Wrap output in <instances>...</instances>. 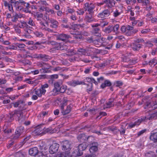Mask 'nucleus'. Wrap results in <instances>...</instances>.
Here are the masks:
<instances>
[{
	"label": "nucleus",
	"instance_id": "obj_1",
	"mask_svg": "<svg viewBox=\"0 0 157 157\" xmlns=\"http://www.w3.org/2000/svg\"><path fill=\"white\" fill-rule=\"evenodd\" d=\"M47 44L52 45L56 50H67L68 49V43L66 42L58 43L53 40H49Z\"/></svg>",
	"mask_w": 157,
	"mask_h": 157
},
{
	"label": "nucleus",
	"instance_id": "obj_2",
	"mask_svg": "<svg viewBox=\"0 0 157 157\" xmlns=\"http://www.w3.org/2000/svg\"><path fill=\"white\" fill-rule=\"evenodd\" d=\"M29 155L34 157H43V153L38 151V148L36 147L30 148L29 151Z\"/></svg>",
	"mask_w": 157,
	"mask_h": 157
},
{
	"label": "nucleus",
	"instance_id": "obj_3",
	"mask_svg": "<svg viewBox=\"0 0 157 157\" xmlns=\"http://www.w3.org/2000/svg\"><path fill=\"white\" fill-rule=\"evenodd\" d=\"M95 7V5L92 3H86L84 4V8L85 11H87L89 14L93 15L94 13V10Z\"/></svg>",
	"mask_w": 157,
	"mask_h": 157
},
{
	"label": "nucleus",
	"instance_id": "obj_4",
	"mask_svg": "<svg viewBox=\"0 0 157 157\" xmlns=\"http://www.w3.org/2000/svg\"><path fill=\"white\" fill-rule=\"evenodd\" d=\"M106 39L103 37H101L98 39L93 40V39H90V42H93L97 47L101 46L105 41Z\"/></svg>",
	"mask_w": 157,
	"mask_h": 157
},
{
	"label": "nucleus",
	"instance_id": "obj_5",
	"mask_svg": "<svg viewBox=\"0 0 157 157\" xmlns=\"http://www.w3.org/2000/svg\"><path fill=\"white\" fill-rule=\"evenodd\" d=\"M87 147L86 143H83L79 144L78 146V151L76 153V155L79 156L82 154V151L85 150Z\"/></svg>",
	"mask_w": 157,
	"mask_h": 157
},
{
	"label": "nucleus",
	"instance_id": "obj_6",
	"mask_svg": "<svg viewBox=\"0 0 157 157\" xmlns=\"http://www.w3.org/2000/svg\"><path fill=\"white\" fill-rule=\"evenodd\" d=\"M24 129V127L22 126H20L17 128L16 130L15 134L13 137V139L14 140H15L19 137L21 134L23 133Z\"/></svg>",
	"mask_w": 157,
	"mask_h": 157
},
{
	"label": "nucleus",
	"instance_id": "obj_7",
	"mask_svg": "<svg viewBox=\"0 0 157 157\" xmlns=\"http://www.w3.org/2000/svg\"><path fill=\"white\" fill-rule=\"evenodd\" d=\"M59 145L56 143L53 144L50 147L49 152L51 154H53L56 152L59 147Z\"/></svg>",
	"mask_w": 157,
	"mask_h": 157
},
{
	"label": "nucleus",
	"instance_id": "obj_8",
	"mask_svg": "<svg viewBox=\"0 0 157 157\" xmlns=\"http://www.w3.org/2000/svg\"><path fill=\"white\" fill-rule=\"evenodd\" d=\"M61 144L62 146V149L63 150L69 151L71 149L70 143L68 141L66 140L62 141Z\"/></svg>",
	"mask_w": 157,
	"mask_h": 157
},
{
	"label": "nucleus",
	"instance_id": "obj_9",
	"mask_svg": "<svg viewBox=\"0 0 157 157\" xmlns=\"http://www.w3.org/2000/svg\"><path fill=\"white\" fill-rule=\"evenodd\" d=\"M67 84L70 86H75L77 85L81 84L86 85V83L78 80H74L67 82Z\"/></svg>",
	"mask_w": 157,
	"mask_h": 157
},
{
	"label": "nucleus",
	"instance_id": "obj_10",
	"mask_svg": "<svg viewBox=\"0 0 157 157\" xmlns=\"http://www.w3.org/2000/svg\"><path fill=\"white\" fill-rule=\"evenodd\" d=\"M72 106V105H70L67 106L66 109H64V106H61V109L62 110V114L63 115H66L69 113L71 110Z\"/></svg>",
	"mask_w": 157,
	"mask_h": 157
},
{
	"label": "nucleus",
	"instance_id": "obj_11",
	"mask_svg": "<svg viewBox=\"0 0 157 157\" xmlns=\"http://www.w3.org/2000/svg\"><path fill=\"white\" fill-rule=\"evenodd\" d=\"M105 6L108 8H111L115 5V1L114 0H104Z\"/></svg>",
	"mask_w": 157,
	"mask_h": 157
},
{
	"label": "nucleus",
	"instance_id": "obj_12",
	"mask_svg": "<svg viewBox=\"0 0 157 157\" xmlns=\"http://www.w3.org/2000/svg\"><path fill=\"white\" fill-rule=\"evenodd\" d=\"M98 49L94 48H89L86 49V52L84 53V55L90 56L92 54L98 52Z\"/></svg>",
	"mask_w": 157,
	"mask_h": 157
},
{
	"label": "nucleus",
	"instance_id": "obj_13",
	"mask_svg": "<svg viewBox=\"0 0 157 157\" xmlns=\"http://www.w3.org/2000/svg\"><path fill=\"white\" fill-rule=\"evenodd\" d=\"M98 144L97 142H94L90 144V147L89 151L91 153H93L97 151L98 150Z\"/></svg>",
	"mask_w": 157,
	"mask_h": 157
},
{
	"label": "nucleus",
	"instance_id": "obj_14",
	"mask_svg": "<svg viewBox=\"0 0 157 157\" xmlns=\"http://www.w3.org/2000/svg\"><path fill=\"white\" fill-rule=\"evenodd\" d=\"M70 37L69 35L64 34H61L56 36L57 40H59L65 41Z\"/></svg>",
	"mask_w": 157,
	"mask_h": 157
},
{
	"label": "nucleus",
	"instance_id": "obj_15",
	"mask_svg": "<svg viewBox=\"0 0 157 157\" xmlns=\"http://www.w3.org/2000/svg\"><path fill=\"white\" fill-rule=\"evenodd\" d=\"M14 113L15 114V116L18 117V121H22L24 119L23 117V113L22 111L15 110H14Z\"/></svg>",
	"mask_w": 157,
	"mask_h": 157
},
{
	"label": "nucleus",
	"instance_id": "obj_16",
	"mask_svg": "<svg viewBox=\"0 0 157 157\" xmlns=\"http://www.w3.org/2000/svg\"><path fill=\"white\" fill-rule=\"evenodd\" d=\"M110 14L109 11L108 10H104L102 13L98 14V17L104 18L108 17Z\"/></svg>",
	"mask_w": 157,
	"mask_h": 157
},
{
	"label": "nucleus",
	"instance_id": "obj_17",
	"mask_svg": "<svg viewBox=\"0 0 157 157\" xmlns=\"http://www.w3.org/2000/svg\"><path fill=\"white\" fill-rule=\"evenodd\" d=\"M48 20L49 22L51 24V27L54 28H56L58 27L59 25V23L56 20L52 18H49Z\"/></svg>",
	"mask_w": 157,
	"mask_h": 157
},
{
	"label": "nucleus",
	"instance_id": "obj_18",
	"mask_svg": "<svg viewBox=\"0 0 157 157\" xmlns=\"http://www.w3.org/2000/svg\"><path fill=\"white\" fill-rule=\"evenodd\" d=\"M92 33L95 36H101L100 29L99 28H92Z\"/></svg>",
	"mask_w": 157,
	"mask_h": 157
},
{
	"label": "nucleus",
	"instance_id": "obj_19",
	"mask_svg": "<svg viewBox=\"0 0 157 157\" xmlns=\"http://www.w3.org/2000/svg\"><path fill=\"white\" fill-rule=\"evenodd\" d=\"M131 46L133 50L138 51L142 48V45L135 43H133Z\"/></svg>",
	"mask_w": 157,
	"mask_h": 157
},
{
	"label": "nucleus",
	"instance_id": "obj_20",
	"mask_svg": "<svg viewBox=\"0 0 157 157\" xmlns=\"http://www.w3.org/2000/svg\"><path fill=\"white\" fill-rule=\"evenodd\" d=\"M50 66L48 63H44L42 69H40V71L41 73H46V70L49 69Z\"/></svg>",
	"mask_w": 157,
	"mask_h": 157
},
{
	"label": "nucleus",
	"instance_id": "obj_21",
	"mask_svg": "<svg viewBox=\"0 0 157 157\" xmlns=\"http://www.w3.org/2000/svg\"><path fill=\"white\" fill-rule=\"evenodd\" d=\"M150 139V140L153 141L154 142H157V133L152 131L151 133Z\"/></svg>",
	"mask_w": 157,
	"mask_h": 157
},
{
	"label": "nucleus",
	"instance_id": "obj_22",
	"mask_svg": "<svg viewBox=\"0 0 157 157\" xmlns=\"http://www.w3.org/2000/svg\"><path fill=\"white\" fill-rule=\"evenodd\" d=\"M146 116H142L137 120L135 122L137 125H139L140 123L143 122H147Z\"/></svg>",
	"mask_w": 157,
	"mask_h": 157
},
{
	"label": "nucleus",
	"instance_id": "obj_23",
	"mask_svg": "<svg viewBox=\"0 0 157 157\" xmlns=\"http://www.w3.org/2000/svg\"><path fill=\"white\" fill-rule=\"evenodd\" d=\"M146 118L147 121L148 120H151L153 119H155L157 118V113H155L148 116L146 117Z\"/></svg>",
	"mask_w": 157,
	"mask_h": 157
},
{
	"label": "nucleus",
	"instance_id": "obj_24",
	"mask_svg": "<svg viewBox=\"0 0 157 157\" xmlns=\"http://www.w3.org/2000/svg\"><path fill=\"white\" fill-rule=\"evenodd\" d=\"M84 82H89V83H93L96 85L98 84V82L94 78L89 77H86L84 79Z\"/></svg>",
	"mask_w": 157,
	"mask_h": 157
},
{
	"label": "nucleus",
	"instance_id": "obj_25",
	"mask_svg": "<svg viewBox=\"0 0 157 157\" xmlns=\"http://www.w3.org/2000/svg\"><path fill=\"white\" fill-rule=\"evenodd\" d=\"M51 58L48 55L41 54L40 56V59L43 60L45 61H47L51 59Z\"/></svg>",
	"mask_w": 157,
	"mask_h": 157
},
{
	"label": "nucleus",
	"instance_id": "obj_26",
	"mask_svg": "<svg viewBox=\"0 0 157 157\" xmlns=\"http://www.w3.org/2000/svg\"><path fill=\"white\" fill-rule=\"evenodd\" d=\"M17 26L21 28H23L25 27H28L29 26L27 25V23L24 21H21L20 23H18Z\"/></svg>",
	"mask_w": 157,
	"mask_h": 157
},
{
	"label": "nucleus",
	"instance_id": "obj_27",
	"mask_svg": "<svg viewBox=\"0 0 157 157\" xmlns=\"http://www.w3.org/2000/svg\"><path fill=\"white\" fill-rule=\"evenodd\" d=\"M148 64L151 67H154L157 63L156 60L153 58L147 62Z\"/></svg>",
	"mask_w": 157,
	"mask_h": 157
},
{
	"label": "nucleus",
	"instance_id": "obj_28",
	"mask_svg": "<svg viewBox=\"0 0 157 157\" xmlns=\"http://www.w3.org/2000/svg\"><path fill=\"white\" fill-rule=\"evenodd\" d=\"M103 31L106 33H109L113 31V25H109L105 28Z\"/></svg>",
	"mask_w": 157,
	"mask_h": 157
},
{
	"label": "nucleus",
	"instance_id": "obj_29",
	"mask_svg": "<svg viewBox=\"0 0 157 157\" xmlns=\"http://www.w3.org/2000/svg\"><path fill=\"white\" fill-rule=\"evenodd\" d=\"M89 15V16L88 15H86L85 17V20L86 22L89 23L92 22L94 21V18L92 16L93 15Z\"/></svg>",
	"mask_w": 157,
	"mask_h": 157
},
{
	"label": "nucleus",
	"instance_id": "obj_30",
	"mask_svg": "<svg viewBox=\"0 0 157 157\" xmlns=\"http://www.w3.org/2000/svg\"><path fill=\"white\" fill-rule=\"evenodd\" d=\"M111 85V83L109 80H105L104 83H102L101 85V87L102 88H104L106 86H110Z\"/></svg>",
	"mask_w": 157,
	"mask_h": 157
},
{
	"label": "nucleus",
	"instance_id": "obj_31",
	"mask_svg": "<svg viewBox=\"0 0 157 157\" xmlns=\"http://www.w3.org/2000/svg\"><path fill=\"white\" fill-rule=\"evenodd\" d=\"M40 91L39 89H37L35 88L33 90V93L37 95L39 97H41L42 94Z\"/></svg>",
	"mask_w": 157,
	"mask_h": 157
},
{
	"label": "nucleus",
	"instance_id": "obj_32",
	"mask_svg": "<svg viewBox=\"0 0 157 157\" xmlns=\"http://www.w3.org/2000/svg\"><path fill=\"white\" fill-rule=\"evenodd\" d=\"M37 4H38V6H47L48 5V4L45 0H39V1L37 2Z\"/></svg>",
	"mask_w": 157,
	"mask_h": 157
},
{
	"label": "nucleus",
	"instance_id": "obj_33",
	"mask_svg": "<svg viewBox=\"0 0 157 157\" xmlns=\"http://www.w3.org/2000/svg\"><path fill=\"white\" fill-rule=\"evenodd\" d=\"M86 85H87L86 91L89 94L90 92L92 90L93 84L92 83H90L87 84L86 83Z\"/></svg>",
	"mask_w": 157,
	"mask_h": 157
},
{
	"label": "nucleus",
	"instance_id": "obj_34",
	"mask_svg": "<svg viewBox=\"0 0 157 157\" xmlns=\"http://www.w3.org/2000/svg\"><path fill=\"white\" fill-rule=\"evenodd\" d=\"M114 99L113 98L110 99L109 101L106 103V107L110 108L113 106L114 104L113 103Z\"/></svg>",
	"mask_w": 157,
	"mask_h": 157
},
{
	"label": "nucleus",
	"instance_id": "obj_35",
	"mask_svg": "<svg viewBox=\"0 0 157 157\" xmlns=\"http://www.w3.org/2000/svg\"><path fill=\"white\" fill-rule=\"evenodd\" d=\"M15 114L14 113V111L9 113V115H8L9 118V121L11 122L13 120L14 117H15Z\"/></svg>",
	"mask_w": 157,
	"mask_h": 157
},
{
	"label": "nucleus",
	"instance_id": "obj_36",
	"mask_svg": "<svg viewBox=\"0 0 157 157\" xmlns=\"http://www.w3.org/2000/svg\"><path fill=\"white\" fill-rule=\"evenodd\" d=\"M77 138L78 140L81 141L85 140L86 139V137L84 134H82L78 135Z\"/></svg>",
	"mask_w": 157,
	"mask_h": 157
},
{
	"label": "nucleus",
	"instance_id": "obj_37",
	"mask_svg": "<svg viewBox=\"0 0 157 157\" xmlns=\"http://www.w3.org/2000/svg\"><path fill=\"white\" fill-rule=\"evenodd\" d=\"M46 13L48 14H53L55 13V11L52 9L47 7L46 9Z\"/></svg>",
	"mask_w": 157,
	"mask_h": 157
},
{
	"label": "nucleus",
	"instance_id": "obj_38",
	"mask_svg": "<svg viewBox=\"0 0 157 157\" xmlns=\"http://www.w3.org/2000/svg\"><path fill=\"white\" fill-rule=\"evenodd\" d=\"M43 128L40 127V125H39L37 126L36 129L34 131L35 133H36L37 135H39L41 133V132L42 131Z\"/></svg>",
	"mask_w": 157,
	"mask_h": 157
},
{
	"label": "nucleus",
	"instance_id": "obj_39",
	"mask_svg": "<svg viewBox=\"0 0 157 157\" xmlns=\"http://www.w3.org/2000/svg\"><path fill=\"white\" fill-rule=\"evenodd\" d=\"M19 17H20L19 14L16 13L12 17V21L13 22H16L17 20Z\"/></svg>",
	"mask_w": 157,
	"mask_h": 157
},
{
	"label": "nucleus",
	"instance_id": "obj_40",
	"mask_svg": "<svg viewBox=\"0 0 157 157\" xmlns=\"http://www.w3.org/2000/svg\"><path fill=\"white\" fill-rule=\"evenodd\" d=\"M14 6L15 7L16 10L18 11L21 10L22 9V7L19 6V2L18 1H17L15 3V5Z\"/></svg>",
	"mask_w": 157,
	"mask_h": 157
},
{
	"label": "nucleus",
	"instance_id": "obj_41",
	"mask_svg": "<svg viewBox=\"0 0 157 157\" xmlns=\"http://www.w3.org/2000/svg\"><path fill=\"white\" fill-rule=\"evenodd\" d=\"M147 106L149 108H150V106H154L153 108L155 109L156 108V107H155V105L156 104V103L155 102V103H153V102H151L150 101H148L147 102Z\"/></svg>",
	"mask_w": 157,
	"mask_h": 157
},
{
	"label": "nucleus",
	"instance_id": "obj_42",
	"mask_svg": "<svg viewBox=\"0 0 157 157\" xmlns=\"http://www.w3.org/2000/svg\"><path fill=\"white\" fill-rule=\"evenodd\" d=\"M21 104L20 107L19 108L21 111L25 110L26 109V105L23 101L22 100V102Z\"/></svg>",
	"mask_w": 157,
	"mask_h": 157
},
{
	"label": "nucleus",
	"instance_id": "obj_43",
	"mask_svg": "<svg viewBox=\"0 0 157 157\" xmlns=\"http://www.w3.org/2000/svg\"><path fill=\"white\" fill-rule=\"evenodd\" d=\"M67 89V86L66 85H63L60 86L59 89V92L61 93H64Z\"/></svg>",
	"mask_w": 157,
	"mask_h": 157
},
{
	"label": "nucleus",
	"instance_id": "obj_44",
	"mask_svg": "<svg viewBox=\"0 0 157 157\" xmlns=\"http://www.w3.org/2000/svg\"><path fill=\"white\" fill-rule=\"evenodd\" d=\"M22 102V100H20L17 101L13 103V106L14 107L17 108L18 107L19 108L20 107L21 103Z\"/></svg>",
	"mask_w": 157,
	"mask_h": 157
},
{
	"label": "nucleus",
	"instance_id": "obj_45",
	"mask_svg": "<svg viewBox=\"0 0 157 157\" xmlns=\"http://www.w3.org/2000/svg\"><path fill=\"white\" fill-rule=\"evenodd\" d=\"M27 24L30 26L33 27H35L36 25L35 22L31 18L29 19Z\"/></svg>",
	"mask_w": 157,
	"mask_h": 157
},
{
	"label": "nucleus",
	"instance_id": "obj_46",
	"mask_svg": "<svg viewBox=\"0 0 157 157\" xmlns=\"http://www.w3.org/2000/svg\"><path fill=\"white\" fill-rule=\"evenodd\" d=\"M32 27H31L29 25V26L28 27H26V28L24 30V31L25 33H27L28 34H30L32 33L33 31L32 30L30 29V28H32Z\"/></svg>",
	"mask_w": 157,
	"mask_h": 157
},
{
	"label": "nucleus",
	"instance_id": "obj_47",
	"mask_svg": "<svg viewBox=\"0 0 157 157\" xmlns=\"http://www.w3.org/2000/svg\"><path fill=\"white\" fill-rule=\"evenodd\" d=\"M68 45H69L68 44V49L67 50H66L68 51V52L69 53L70 52L71 53V54H68V55H69V56H72L73 55H74L76 53V51H75L74 50H72V49L70 50V49H68V48L69 47Z\"/></svg>",
	"mask_w": 157,
	"mask_h": 157
},
{
	"label": "nucleus",
	"instance_id": "obj_48",
	"mask_svg": "<svg viewBox=\"0 0 157 157\" xmlns=\"http://www.w3.org/2000/svg\"><path fill=\"white\" fill-rule=\"evenodd\" d=\"M54 88L59 90L60 87V83L59 82H56L54 83Z\"/></svg>",
	"mask_w": 157,
	"mask_h": 157
},
{
	"label": "nucleus",
	"instance_id": "obj_49",
	"mask_svg": "<svg viewBox=\"0 0 157 157\" xmlns=\"http://www.w3.org/2000/svg\"><path fill=\"white\" fill-rule=\"evenodd\" d=\"M108 24V22L107 21H101L100 23V26L102 28H104L105 26L107 25Z\"/></svg>",
	"mask_w": 157,
	"mask_h": 157
},
{
	"label": "nucleus",
	"instance_id": "obj_50",
	"mask_svg": "<svg viewBox=\"0 0 157 157\" xmlns=\"http://www.w3.org/2000/svg\"><path fill=\"white\" fill-rule=\"evenodd\" d=\"M51 92L52 95H56L58 94L59 92V90H58L57 89L54 88L53 90L51 91Z\"/></svg>",
	"mask_w": 157,
	"mask_h": 157
},
{
	"label": "nucleus",
	"instance_id": "obj_51",
	"mask_svg": "<svg viewBox=\"0 0 157 157\" xmlns=\"http://www.w3.org/2000/svg\"><path fill=\"white\" fill-rule=\"evenodd\" d=\"M115 86L117 87H119L123 85V82L120 81H116L114 83Z\"/></svg>",
	"mask_w": 157,
	"mask_h": 157
},
{
	"label": "nucleus",
	"instance_id": "obj_52",
	"mask_svg": "<svg viewBox=\"0 0 157 157\" xmlns=\"http://www.w3.org/2000/svg\"><path fill=\"white\" fill-rule=\"evenodd\" d=\"M16 157H25V154L21 152L17 153L15 155Z\"/></svg>",
	"mask_w": 157,
	"mask_h": 157
},
{
	"label": "nucleus",
	"instance_id": "obj_53",
	"mask_svg": "<svg viewBox=\"0 0 157 157\" xmlns=\"http://www.w3.org/2000/svg\"><path fill=\"white\" fill-rule=\"evenodd\" d=\"M91 71V67H90L87 68H85L84 70V72L85 74H89L90 73Z\"/></svg>",
	"mask_w": 157,
	"mask_h": 157
},
{
	"label": "nucleus",
	"instance_id": "obj_54",
	"mask_svg": "<svg viewBox=\"0 0 157 157\" xmlns=\"http://www.w3.org/2000/svg\"><path fill=\"white\" fill-rule=\"evenodd\" d=\"M23 63L25 65H31L32 64V62L29 60L26 59L23 61Z\"/></svg>",
	"mask_w": 157,
	"mask_h": 157
},
{
	"label": "nucleus",
	"instance_id": "obj_55",
	"mask_svg": "<svg viewBox=\"0 0 157 157\" xmlns=\"http://www.w3.org/2000/svg\"><path fill=\"white\" fill-rule=\"evenodd\" d=\"M119 28V25L117 24L114 26H113V31L114 32H117Z\"/></svg>",
	"mask_w": 157,
	"mask_h": 157
},
{
	"label": "nucleus",
	"instance_id": "obj_56",
	"mask_svg": "<svg viewBox=\"0 0 157 157\" xmlns=\"http://www.w3.org/2000/svg\"><path fill=\"white\" fill-rule=\"evenodd\" d=\"M65 152H63L62 154H64L63 157H70V151H69L66 150L65 151Z\"/></svg>",
	"mask_w": 157,
	"mask_h": 157
},
{
	"label": "nucleus",
	"instance_id": "obj_57",
	"mask_svg": "<svg viewBox=\"0 0 157 157\" xmlns=\"http://www.w3.org/2000/svg\"><path fill=\"white\" fill-rule=\"evenodd\" d=\"M16 50L17 49V45H10L9 47L6 48V50L8 49Z\"/></svg>",
	"mask_w": 157,
	"mask_h": 157
},
{
	"label": "nucleus",
	"instance_id": "obj_58",
	"mask_svg": "<svg viewBox=\"0 0 157 157\" xmlns=\"http://www.w3.org/2000/svg\"><path fill=\"white\" fill-rule=\"evenodd\" d=\"M71 34L74 35V37L76 39H80L82 38V36L81 35L76 34V33H71Z\"/></svg>",
	"mask_w": 157,
	"mask_h": 157
},
{
	"label": "nucleus",
	"instance_id": "obj_59",
	"mask_svg": "<svg viewBox=\"0 0 157 157\" xmlns=\"http://www.w3.org/2000/svg\"><path fill=\"white\" fill-rule=\"evenodd\" d=\"M34 33L36 36L39 37H41L44 36V34L41 32H36Z\"/></svg>",
	"mask_w": 157,
	"mask_h": 157
},
{
	"label": "nucleus",
	"instance_id": "obj_60",
	"mask_svg": "<svg viewBox=\"0 0 157 157\" xmlns=\"http://www.w3.org/2000/svg\"><path fill=\"white\" fill-rule=\"evenodd\" d=\"M63 69L62 68L60 67H57L55 68H54L52 69V71H63Z\"/></svg>",
	"mask_w": 157,
	"mask_h": 157
},
{
	"label": "nucleus",
	"instance_id": "obj_61",
	"mask_svg": "<svg viewBox=\"0 0 157 157\" xmlns=\"http://www.w3.org/2000/svg\"><path fill=\"white\" fill-rule=\"evenodd\" d=\"M106 115V113L105 112H101L100 113V115L97 116L96 118L100 119L102 116H105Z\"/></svg>",
	"mask_w": 157,
	"mask_h": 157
},
{
	"label": "nucleus",
	"instance_id": "obj_62",
	"mask_svg": "<svg viewBox=\"0 0 157 157\" xmlns=\"http://www.w3.org/2000/svg\"><path fill=\"white\" fill-rule=\"evenodd\" d=\"M39 7V10L40 12H42L44 11H46V9L47 8V7H44V6H38Z\"/></svg>",
	"mask_w": 157,
	"mask_h": 157
},
{
	"label": "nucleus",
	"instance_id": "obj_63",
	"mask_svg": "<svg viewBox=\"0 0 157 157\" xmlns=\"http://www.w3.org/2000/svg\"><path fill=\"white\" fill-rule=\"evenodd\" d=\"M121 13L120 12H119L118 10H116L115 11L113 12V16L114 17H116L119 15Z\"/></svg>",
	"mask_w": 157,
	"mask_h": 157
},
{
	"label": "nucleus",
	"instance_id": "obj_64",
	"mask_svg": "<svg viewBox=\"0 0 157 157\" xmlns=\"http://www.w3.org/2000/svg\"><path fill=\"white\" fill-rule=\"evenodd\" d=\"M84 11L83 10V9H80L78 10V11H76L77 13L79 15H82L84 13Z\"/></svg>",
	"mask_w": 157,
	"mask_h": 157
}]
</instances>
